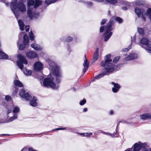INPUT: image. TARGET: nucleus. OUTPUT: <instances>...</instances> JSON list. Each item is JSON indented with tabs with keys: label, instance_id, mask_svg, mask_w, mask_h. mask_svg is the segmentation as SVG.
Wrapping results in <instances>:
<instances>
[{
	"label": "nucleus",
	"instance_id": "nucleus-54",
	"mask_svg": "<svg viewBox=\"0 0 151 151\" xmlns=\"http://www.w3.org/2000/svg\"><path fill=\"white\" fill-rule=\"evenodd\" d=\"M108 15H110V12L109 10L108 12Z\"/></svg>",
	"mask_w": 151,
	"mask_h": 151
},
{
	"label": "nucleus",
	"instance_id": "nucleus-1",
	"mask_svg": "<svg viewBox=\"0 0 151 151\" xmlns=\"http://www.w3.org/2000/svg\"><path fill=\"white\" fill-rule=\"evenodd\" d=\"M48 63L50 67H51V71L52 74L55 76L57 83H54V79L52 77L45 79L43 82V86L48 87L50 86L53 88L57 89L59 87L58 83L60 82V78L61 77V74L59 70L58 67L53 62L49 61Z\"/></svg>",
	"mask_w": 151,
	"mask_h": 151
},
{
	"label": "nucleus",
	"instance_id": "nucleus-49",
	"mask_svg": "<svg viewBox=\"0 0 151 151\" xmlns=\"http://www.w3.org/2000/svg\"><path fill=\"white\" fill-rule=\"evenodd\" d=\"M122 9L123 10H125L127 9V8L125 7H122Z\"/></svg>",
	"mask_w": 151,
	"mask_h": 151
},
{
	"label": "nucleus",
	"instance_id": "nucleus-8",
	"mask_svg": "<svg viewBox=\"0 0 151 151\" xmlns=\"http://www.w3.org/2000/svg\"><path fill=\"white\" fill-rule=\"evenodd\" d=\"M135 12L138 17H141L144 21H145V17L147 16V14L145 10L143 9L136 7L135 8Z\"/></svg>",
	"mask_w": 151,
	"mask_h": 151
},
{
	"label": "nucleus",
	"instance_id": "nucleus-39",
	"mask_svg": "<svg viewBox=\"0 0 151 151\" xmlns=\"http://www.w3.org/2000/svg\"><path fill=\"white\" fill-rule=\"evenodd\" d=\"M18 91V88H15V90L13 92V94L14 95H16L17 94Z\"/></svg>",
	"mask_w": 151,
	"mask_h": 151
},
{
	"label": "nucleus",
	"instance_id": "nucleus-14",
	"mask_svg": "<svg viewBox=\"0 0 151 151\" xmlns=\"http://www.w3.org/2000/svg\"><path fill=\"white\" fill-rule=\"evenodd\" d=\"M85 59L84 60V63L83 64V65L84 68L83 69V72L84 73H85L86 71L87 70L88 68L89 63L88 62L86 57L85 56Z\"/></svg>",
	"mask_w": 151,
	"mask_h": 151
},
{
	"label": "nucleus",
	"instance_id": "nucleus-52",
	"mask_svg": "<svg viewBox=\"0 0 151 151\" xmlns=\"http://www.w3.org/2000/svg\"><path fill=\"white\" fill-rule=\"evenodd\" d=\"M139 151H147V150H146L145 149L143 148L142 149V150H141Z\"/></svg>",
	"mask_w": 151,
	"mask_h": 151
},
{
	"label": "nucleus",
	"instance_id": "nucleus-57",
	"mask_svg": "<svg viewBox=\"0 0 151 151\" xmlns=\"http://www.w3.org/2000/svg\"><path fill=\"white\" fill-rule=\"evenodd\" d=\"M8 4H8V3H6V6H8Z\"/></svg>",
	"mask_w": 151,
	"mask_h": 151
},
{
	"label": "nucleus",
	"instance_id": "nucleus-4",
	"mask_svg": "<svg viewBox=\"0 0 151 151\" xmlns=\"http://www.w3.org/2000/svg\"><path fill=\"white\" fill-rule=\"evenodd\" d=\"M27 2V14L31 19L36 17V14L34 12V8L35 0H26Z\"/></svg>",
	"mask_w": 151,
	"mask_h": 151
},
{
	"label": "nucleus",
	"instance_id": "nucleus-29",
	"mask_svg": "<svg viewBox=\"0 0 151 151\" xmlns=\"http://www.w3.org/2000/svg\"><path fill=\"white\" fill-rule=\"evenodd\" d=\"M29 36L30 40H34V35L32 33V31H31L29 33Z\"/></svg>",
	"mask_w": 151,
	"mask_h": 151
},
{
	"label": "nucleus",
	"instance_id": "nucleus-61",
	"mask_svg": "<svg viewBox=\"0 0 151 151\" xmlns=\"http://www.w3.org/2000/svg\"><path fill=\"white\" fill-rule=\"evenodd\" d=\"M120 122L119 123L117 124V126L119 124Z\"/></svg>",
	"mask_w": 151,
	"mask_h": 151
},
{
	"label": "nucleus",
	"instance_id": "nucleus-58",
	"mask_svg": "<svg viewBox=\"0 0 151 151\" xmlns=\"http://www.w3.org/2000/svg\"><path fill=\"white\" fill-rule=\"evenodd\" d=\"M72 89H73V90L74 91H76L75 88H73Z\"/></svg>",
	"mask_w": 151,
	"mask_h": 151
},
{
	"label": "nucleus",
	"instance_id": "nucleus-45",
	"mask_svg": "<svg viewBox=\"0 0 151 151\" xmlns=\"http://www.w3.org/2000/svg\"><path fill=\"white\" fill-rule=\"evenodd\" d=\"M146 50L147 51L149 52H151V47H148L146 49Z\"/></svg>",
	"mask_w": 151,
	"mask_h": 151
},
{
	"label": "nucleus",
	"instance_id": "nucleus-37",
	"mask_svg": "<svg viewBox=\"0 0 151 151\" xmlns=\"http://www.w3.org/2000/svg\"><path fill=\"white\" fill-rule=\"evenodd\" d=\"M99 131H101V133H102L104 134H106V135H109L111 136H112V134H111L109 133L108 132H104L103 131L101 130H100Z\"/></svg>",
	"mask_w": 151,
	"mask_h": 151
},
{
	"label": "nucleus",
	"instance_id": "nucleus-23",
	"mask_svg": "<svg viewBox=\"0 0 151 151\" xmlns=\"http://www.w3.org/2000/svg\"><path fill=\"white\" fill-rule=\"evenodd\" d=\"M141 43L142 44L146 45L147 46L149 45L148 40L145 38H143L140 41Z\"/></svg>",
	"mask_w": 151,
	"mask_h": 151
},
{
	"label": "nucleus",
	"instance_id": "nucleus-30",
	"mask_svg": "<svg viewBox=\"0 0 151 151\" xmlns=\"http://www.w3.org/2000/svg\"><path fill=\"white\" fill-rule=\"evenodd\" d=\"M137 31L138 32L141 34H143L144 32V30L142 28H138Z\"/></svg>",
	"mask_w": 151,
	"mask_h": 151
},
{
	"label": "nucleus",
	"instance_id": "nucleus-5",
	"mask_svg": "<svg viewBox=\"0 0 151 151\" xmlns=\"http://www.w3.org/2000/svg\"><path fill=\"white\" fill-rule=\"evenodd\" d=\"M113 24V22L111 20L106 27L105 29L106 30L104 34V41H107L112 34V32L110 31L112 30L111 27Z\"/></svg>",
	"mask_w": 151,
	"mask_h": 151
},
{
	"label": "nucleus",
	"instance_id": "nucleus-12",
	"mask_svg": "<svg viewBox=\"0 0 151 151\" xmlns=\"http://www.w3.org/2000/svg\"><path fill=\"white\" fill-rule=\"evenodd\" d=\"M43 65L40 62H36L34 65V69L36 71H40L43 68Z\"/></svg>",
	"mask_w": 151,
	"mask_h": 151
},
{
	"label": "nucleus",
	"instance_id": "nucleus-27",
	"mask_svg": "<svg viewBox=\"0 0 151 151\" xmlns=\"http://www.w3.org/2000/svg\"><path fill=\"white\" fill-rule=\"evenodd\" d=\"M58 0H45V3L46 4L49 5L55 3Z\"/></svg>",
	"mask_w": 151,
	"mask_h": 151
},
{
	"label": "nucleus",
	"instance_id": "nucleus-48",
	"mask_svg": "<svg viewBox=\"0 0 151 151\" xmlns=\"http://www.w3.org/2000/svg\"><path fill=\"white\" fill-rule=\"evenodd\" d=\"M12 112V110L10 109H9L7 111V114H9Z\"/></svg>",
	"mask_w": 151,
	"mask_h": 151
},
{
	"label": "nucleus",
	"instance_id": "nucleus-50",
	"mask_svg": "<svg viewBox=\"0 0 151 151\" xmlns=\"http://www.w3.org/2000/svg\"><path fill=\"white\" fill-rule=\"evenodd\" d=\"M87 111V108H85L83 110V111L84 112H86Z\"/></svg>",
	"mask_w": 151,
	"mask_h": 151
},
{
	"label": "nucleus",
	"instance_id": "nucleus-33",
	"mask_svg": "<svg viewBox=\"0 0 151 151\" xmlns=\"http://www.w3.org/2000/svg\"><path fill=\"white\" fill-rule=\"evenodd\" d=\"M120 57L119 56H117L115 57L113 59L114 62H116L119 59Z\"/></svg>",
	"mask_w": 151,
	"mask_h": 151
},
{
	"label": "nucleus",
	"instance_id": "nucleus-17",
	"mask_svg": "<svg viewBox=\"0 0 151 151\" xmlns=\"http://www.w3.org/2000/svg\"><path fill=\"white\" fill-rule=\"evenodd\" d=\"M140 117L141 119L144 120L147 119H151V114H145L141 115Z\"/></svg>",
	"mask_w": 151,
	"mask_h": 151
},
{
	"label": "nucleus",
	"instance_id": "nucleus-51",
	"mask_svg": "<svg viewBox=\"0 0 151 151\" xmlns=\"http://www.w3.org/2000/svg\"><path fill=\"white\" fill-rule=\"evenodd\" d=\"M86 134L85 133H81L79 134L81 135H83L84 136V135H85Z\"/></svg>",
	"mask_w": 151,
	"mask_h": 151
},
{
	"label": "nucleus",
	"instance_id": "nucleus-7",
	"mask_svg": "<svg viewBox=\"0 0 151 151\" xmlns=\"http://www.w3.org/2000/svg\"><path fill=\"white\" fill-rule=\"evenodd\" d=\"M17 57L19 60L17 61V65L20 69L22 70L23 67L22 63L27 64V61L25 58L20 54L18 55Z\"/></svg>",
	"mask_w": 151,
	"mask_h": 151
},
{
	"label": "nucleus",
	"instance_id": "nucleus-35",
	"mask_svg": "<svg viewBox=\"0 0 151 151\" xmlns=\"http://www.w3.org/2000/svg\"><path fill=\"white\" fill-rule=\"evenodd\" d=\"M86 101L85 99H83L80 102V104L81 105H83L86 103Z\"/></svg>",
	"mask_w": 151,
	"mask_h": 151
},
{
	"label": "nucleus",
	"instance_id": "nucleus-15",
	"mask_svg": "<svg viewBox=\"0 0 151 151\" xmlns=\"http://www.w3.org/2000/svg\"><path fill=\"white\" fill-rule=\"evenodd\" d=\"M111 84L114 85V87L112 88V91L114 93L117 92L120 88V85L113 82H112Z\"/></svg>",
	"mask_w": 151,
	"mask_h": 151
},
{
	"label": "nucleus",
	"instance_id": "nucleus-59",
	"mask_svg": "<svg viewBox=\"0 0 151 151\" xmlns=\"http://www.w3.org/2000/svg\"><path fill=\"white\" fill-rule=\"evenodd\" d=\"M100 131V130L98 131V132H99V133L101 132V131Z\"/></svg>",
	"mask_w": 151,
	"mask_h": 151
},
{
	"label": "nucleus",
	"instance_id": "nucleus-44",
	"mask_svg": "<svg viewBox=\"0 0 151 151\" xmlns=\"http://www.w3.org/2000/svg\"><path fill=\"white\" fill-rule=\"evenodd\" d=\"M29 29V26H26L25 27V30L27 32H28Z\"/></svg>",
	"mask_w": 151,
	"mask_h": 151
},
{
	"label": "nucleus",
	"instance_id": "nucleus-56",
	"mask_svg": "<svg viewBox=\"0 0 151 151\" xmlns=\"http://www.w3.org/2000/svg\"><path fill=\"white\" fill-rule=\"evenodd\" d=\"M125 151H131L130 149H127Z\"/></svg>",
	"mask_w": 151,
	"mask_h": 151
},
{
	"label": "nucleus",
	"instance_id": "nucleus-60",
	"mask_svg": "<svg viewBox=\"0 0 151 151\" xmlns=\"http://www.w3.org/2000/svg\"><path fill=\"white\" fill-rule=\"evenodd\" d=\"M137 3H136V4L137 5H139V4H137Z\"/></svg>",
	"mask_w": 151,
	"mask_h": 151
},
{
	"label": "nucleus",
	"instance_id": "nucleus-24",
	"mask_svg": "<svg viewBox=\"0 0 151 151\" xmlns=\"http://www.w3.org/2000/svg\"><path fill=\"white\" fill-rule=\"evenodd\" d=\"M0 56L1 57L0 58L6 59L8 58V55L1 51H0Z\"/></svg>",
	"mask_w": 151,
	"mask_h": 151
},
{
	"label": "nucleus",
	"instance_id": "nucleus-31",
	"mask_svg": "<svg viewBox=\"0 0 151 151\" xmlns=\"http://www.w3.org/2000/svg\"><path fill=\"white\" fill-rule=\"evenodd\" d=\"M116 21L118 22L119 23H120L122 22V19L119 17H117L116 19Z\"/></svg>",
	"mask_w": 151,
	"mask_h": 151
},
{
	"label": "nucleus",
	"instance_id": "nucleus-9",
	"mask_svg": "<svg viewBox=\"0 0 151 151\" xmlns=\"http://www.w3.org/2000/svg\"><path fill=\"white\" fill-rule=\"evenodd\" d=\"M145 147V144L142 143L140 142L138 143H136L134 144V151H139L144 148Z\"/></svg>",
	"mask_w": 151,
	"mask_h": 151
},
{
	"label": "nucleus",
	"instance_id": "nucleus-16",
	"mask_svg": "<svg viewBox=\"0 0 151 151\" xmlns=\"http://www.w3.org/2000/svg\"><path fill=\"white\" fill-rule=\"evenodd\" d=\"M137 58V55L136 54H131L125 58V60H129L132 59L136 58Z\"/></svg>",
	"mask_w": 151,
	"mask_h": 151
},
{
	"label": "nucleus",
	"instance_id": "nucleus-41",
	"mask_svg": "<svg viewBox=\"0 0 151 151\" xmlns=\"http://www.w3.org/2000/svg\"><path fill=\"white\" fill-rule=\"evenodd\" d=\"M66 128H57L56 129H53L52 130V131H55L56 130H64V129H65Z\"/></svg>",
	"mask_w": 151,
	"mask_h": 151
},
{
	"label": "nucleus",
	"instance_id": "nucleus-62",
	"mask_svg": "<svg viewBox=\"0 0 151 151\" xmlns=\"http://www.w3.org/2000/svg\"><path fill=\"white\" fill-rule=\"evenodd\" d=\"M150 151H151V149H150Z\"/></svg>",
	"mask_w": 151,
	"mask_h": 151
},
{
	"label": "nucleus",
	"instance_id": "nucleus-26",
	"mask_svg": "<svg viewBox=\"0 0 151 151\" xmlns=\"http://www.w3.org/2000/svg\"><path fill=\"white\" fill-rule=\"evenodd\" d=\"M18 23L21 30L22 31L24 29V25L22 21L21 20H19L18 21Z\"/></svg>",
	"mask_w": 151,
	"mask_h": 151
},
{
	"label": "nucleus",
	"instance_id": "nucleus-43",
	"mask_svg": "<svg viewBox=\"0 0 151 151\" xmlns=\"http://www.w3.org/2000/svg\"><path fill=\"white\" fill-rule=\"evenodd\" d=\"M85 3L87 5L89 6H92L93 5V3L91 1L86 2Z\"/></svg>",
	"mask_w": 151,
	"mask_h": 151
},
{
	"label": "nucleus",
	"instance_id": "nucleus-3",
	"mask_svg": "<svg viewBox=\"0 0 151 151\" xmlns=\"http://www.w3.org/2000/svg\"><path fill=\"white\" fill-rule=\"evenodd\" d=\"M111 55L109 54L105 56V62H102L101 65L102 66L104 65V67L107 73L112 72L115 70H117V66L114 65L112 63H110L112 61V59H110Z\"/></svg>",
	"mask_w": 151,
	"mask_h": 151
},
{
	"label": "nucleus",
	"instance_id": "nucleus-36",
	"mask_svg": "<svg viewBox=\"0 0 151 151\" xmlns=\"http://www.w3.org/2000/svg\"><path fill=\"white\" fill-rule=\"evenodd\" d=\"M107 20L106 19H103L102 20V21L101 22V25H102L106 23V22H107Z\"/></svg>",
	"mask_w": 151,
	"mask_h": 151
},
{
	"label": "nucleus",
	"instance_id": "nucleus-34",
	"mask_svg": "<svg viewBox=\"0 0 151 151\" xmlns=\"http://www.w3.org/2000/svg\"><path fill=\"white\" fill-rule=\"evenodd\" d=\"M86 134L84 135V137H89L91 135H92V133H85Z\"/></svg>",
	"mask_w": 151,
	"mask_h": 151
},
{
	"label": "nucleus",
	"instance_id": "nucleus-46",
	"mask_svg": "<svg viewBox=\"0 0 151 151\" xmlns=\"http://www.w3.org/2000/svg\"><path fill=\"white\" fill-rule=\"evenodd\" d=\"M104 26H102L100 28V32H102L103 30H104Z\"/></svg>",
	"mask_w": 151,
	"mask_h": 151
},
{
	"label": "nucleus",
	"instance_id": "nucleus-32",
	"mask_svg": "<svg viewBox=\"0 0 151 151\" xmlns=\"http://www.w3.org/2000/svg\"><path fill=\"white\" fill-rule=\"evenodd\" d=\"M131 44L130 45H129V47H128V48H125L123 49V51H124V52H126V51H128L131 47Z\"/></svg>",
	"mask_w": 151,
	"mask_h": 151
},
{
	"label": "nucleus",
	"instance_id": "nucleus-18",
	"mask_svg": "<svg viewBox=\"0 0 151 151\" xmlns=\"http://www.w3.org/2000/svg\"><path fill=\"white\" fill-rule=\"evenodd\" d=\"M42 1L40 0H35L34 6V12H35V9L42 4Z\"/></svg>",
	"mask_w": 151,
	"mask_h": 151
},
{
	"label": "nucleus",
	"instance_id": "nucleus-21",
	"mask_svg": "<svg viewBox=\"0 0 151 151\" xmlns=\"http://www.w3.org/2000/svg\"><path fill=\"white\" fill-rule=\"evenodd\" d=\"M23 71L25 75L26 76H30L32 73V71L30 70H28L26 68H23Z\"/></svg>",
	"mask_w": 151,
	"mask_h": 151
},
{
	"label": "nucleus",
	"instance_id": "nucleus-40",
	"mask_svg": "<svg viewBox=\"0 0 151 151\" xmlns=\"http://www.w3.org/2000/svg\"><path fill=\"white\" fill-rule=\"evenodd\" d=\"M66 128H57L56 129H53L52 130V131H55L56 130H64V129H65Z\"/></svg>",
	"mask_w": 151,
	"mask_h": 151
},
{
	"label": "nucleus",
	"instance_id": "nucleus-2",
	"mask_svg": "<svg viewBox=\"0 0 151 151\" xmlns=\"http://www.w3.org/2000/svg\"><path fill=\"white\" fill-rule=\"evenodd\" d=\"M11 8L17 18L20 15V11L22 13L26 12L25 5L22 2L17 4V0H13L11 3Z\"/></svg>",
	"mask_w": 151,
	"mask_h": 151
},
{
	"label": "nucleus",
	"instance_id": "nucleus-38",
	"mask_svg": "<svg viewBox=\"0 0 151 151\" xmlns=\"http://www.w3.org/2000/svg\"><path fill=\"white\" fill-rule=\"evenodd\" d=\"M5 99L7 101H10L11 100V98L9 96H6Z\"/></svg>",
	"mask_w": 151,
	"mask_h": 151
},
{
	"label": "nucleus",
	"instance_id": "nucleus-53",
	"mask_svg": "<svg viewBox=\"0 0 151 151\" xmlns=\"http://www.w3.org/2000/svg\"><path fill=\"white\" fill-rule=\"evenodd\" d=\"M113 111L112 110H111L110 111V114H111V115H112L113 114Z\"/></svg>",
	"mask_w": 151,
	"mask_h": 151
},
{
	"label": "nucleus",
	"instance_id": "nucleus-10",
	"mask_svg": "<svg viewBox=\"0 0 151 151\" xmlns=\"http://www.w3.org/2000/svg\"><path fill=\"white\" fill-rule=\"evenodd\" d=\"M19 95L22 98H24L26 100H29L31 99V97L27 93H26L25 91L22 89L19 91Z\"/></svg>",
	"mask_w": 151,
	"mask_h": 151
},
{
	"label": "nucleus",
	"instance_id": "nucleus-47",
	"mask_svg": "<svg viewBox=\"0 0 151 151\" xmlns=\"http://www.w3.org/2000/svg\"><path fill=\"white\" fill-rule=\"evenodd\" d=\"M28 150L29 151H36V150H35L34 149L31 148H29Z\"/></svg>",
	"mask_w": 151,
	"mask_h": 151
},
{
	"label": "nucleus",
	"instance_id": "nucleus-22",
	"mask_svg": "<svg viewBox=\"0 0 151 151\" xmlns=\"http://www.w3.org/2000/svg\"><path fill=\"white\" fill-rule=\"evenodd\" d=\"M98 52H99V49L98 48H97L96 50L95 51L94 56L93 57V61H96V60L98 59L99 58V55H98Z\"/></svg>",
	"mask_w": 151,
	"mask_h": 151
},
{
	"label": "nucleus",
	"instance_id": "nucleus-28",
	"mask_svg": "<svg viewBox=\"0 0 151 151\" xmlns=\"http://www.w3.org/2000/svg\"><path fill=\"white\" fill-rule=\"evenodd\" d=\"M106 75V74L104 73H102L100 74L99 75H98L95 76L94 77V79H98L99 78H100L101 77H103L105 75Z\"/></svg>",
	"mask_w": 151,
	"mask_h": 151
},
{
	"label": "nucleus",
	"instance_id": "nucleus-55",
	"mask_svg": "<svg viewBox=\"0 0 151 151\" xmlns=\"http://www.w3.org/2000/svg\"><path fill=\"white\" fill-rule=\"evenodd\" d=\"M1 0V1L2 2H4V3H5V0Z\"/></svg>",
	"mask_w": 151,
	"mask_h": 151
},
{
	"label": "nucleus",
	"instance_id": "nucleus-19",
	"mask_svg": "<svg viewBox=\"0 0 151 151\" xmlns=\"http://www.w3.org/2000/svg\"><path fill=\"white\" fill-rule=\"evenodd\" d=\"M31 47L36 50H41L42 49V48L36 44H33L31 45Z\"/></svg>",
	"mask_w": 151,
	"mask_h": 151
},
{
	"label": "nucleus",
	"instance_id": "nucleus-42",
	"mask_svg": "<svg viewBox=\"0 0 151 151\" xmlns=\"http://www.w3.org/2000/svg\"><path fill=\"white\" fill-rule=\"evenodd\" d=\"M73 40V38L72 37H68L67 39V42H70Z\"/></svg>",
	"mask_w": 151,
	"mask_h": 151
},
{
	"label": "nucleus",
	"instance_id": "nucleus-25",
	"mask_svg": "<svg viewBox=\"0 0 151 151\" xmlns=\"http://www.w3.org/2000/svg\"><path fill=\"white\" fill-rule=\"evenodd\" d=\"M14 83L15 86L19 87H22L23 86L22 83L18 80H15L14 81Z\"/></svg>",
	"mask_w": 151,
	"mask_h": 151
},
{
	"label": "nucleus",
	"instance_id": "nucleus-13",
	"mask_svg": "<svg viewBox=\"0 0 151 151\" xmlns=\"http://www.w3.org/2000/svg\"><path fill=\"white\" fill-rule=\"evenodd\" d=\"M27 56L29 58H36L37 56L36 53L34 52L29 51L26 54Z\"/></svg>",
	"mask_w": 151,
	"mask_h": 151
},
{
	"label": "nucleus",
	"instance_id": "nucleus-6",
	"mask_svg": "<svg viewBox=\"0 0 151 151\" xmlns=\"http://www.w3.org/2000/svg\"><path fill=\"white\" fill-rule=\"evenodd\" d=\"M19 107H14L13 110V112L14 114V116L10 117L9 119L6 120L3 119L0 117V123L9 122L17 119V113L19 111Z\"/></svg>",
	"mask_w": 151,
	"mask_h": 151
},
{
	"label": "nucleus",
	"instance_id": "nucleus-20",
	"mask_svg": "<svg viewBox=\"0 0 151 151\" xmlns=\"http://www.w3.org/2000/svg\"><path fill=\"white\" fill-rule=\"evenodd\" d=\"M37 100L36 98L35 97H34L32 100L30 101V105L33 106H36L37 105Z\"/></svg>",
	"mask_w": 151,
	"mask_h": 151
},
{
	"label": "nucleus",
	"instance_id": "nucleus-11",
	"mask_svg": "<svg viewBox=\"0 0 151 151\" xmlns=\"http://www.w3.org/2000/svg\"><path fill=\"white\" fill-rule=\"evenodd\" d=\"M29 39L27 35H25L24 36V44H21L19 45V48L20 50H23L25 48V46L28 43Z\"/></svg>",
	"mask_w": 151,
	"mask_h": 151
}]
</instances>
